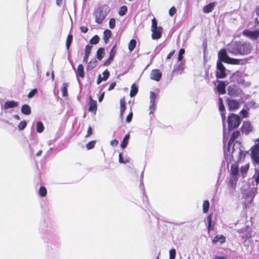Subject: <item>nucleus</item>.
<instances>
[{
	"label": "nucleus",
	"mask_w": 259,
	"mask_h": 259,
	"mask_svg": "<svg viewBox=\"0 0 259 259\" xmlns=\"http://www.w3.org/2000/svg\"><path fill=\"white\" fill-rule=\"evenodd\" d=\"M219 60L217 62V71L216 76L217 78H224L226 77V68L222 64V62L231 64H239L240 60L233 59L228 56L227 51L225 49H222L218 53Z\"/></svg>",
	"instance_id": "nucleus-1"
},
{
	"label": "nucleus",
	"mask_w": 259,
	"mask_h": 259,
	"mask_svg": "<svg viewBox=\"0 0 259 259\" xmlns=\"http://www.w3.org/2000/svg\"><path fill=\"white\" fill-rule=\"evenodd\" d=\"M250 44L245 41H234L230 43L227 48V51L234 55H245L250 54L252 50Z\"/></svg>",
	"instance_id": "nucleus-2"
},
{
	"label": "nucleus",
	"mask_w": 259,
	"mask_h": 259,
	"mask_svg": "<svg viewBox=\"0 0 259 259\" xmlns=\"http://www.w3.org/2000/svg\"><path fill=\"white\" fill-rule=\"evenodd\" d=\"M239 176L240 172L238 164L237 163H232L230 167V176L227 182L228 193L231 196L235 194L237 182Z\"/></svg>",
	"instance_id": "nucleus-3"
},
{
	"label": "nucleus",
	"mask_w": 259,
	"mask_h": 259,
	"mask_svg": "<svg viewBox=\"0 0 259 259\" xmlns=\"http://www.w3.org/2000/svg\"><path fill=\"white\" fill-rule=\"evenodd\" d=\"M110 12V8L107 5H103L98 8L94 13L95 22L101 24Z\"/></svg>",
	"instance_id": "nucleus-4"
},
{
	"label": "nucleus",
	"mask_w": 259,
	"mask_h": 259,
	"mask_svg": "<svg viewBox=\"0 0 259 259\" xmlns=\"http://www.w3.org/2000/svg\"><path fill=\"white\" fill-rule=\"evenodd\" d=\"M228 129L231 131L239 126L241 122L240 117L234 114L229 115L228 118Z\"/></svg>",
	"instance_id": "nucleus-5"
},
{
	"label": "nucleus",
	"mask_w": 259,
	"mask_h": 259,
	"mask_svg": "<svg viewBox=\"0 0 259 259\" xmlns=\"http://www.w3.org/2000/svg\"><path fill=\"white\" fill-rule=\"evenodd\" d=\"M251 150L252 159L256 163H259V143L252 147Z\"/></svg>",
	"instance_id": "nucleus-6"
},
{
	"label": "nucleus",
	"mask_w": 259,
	"mask_h": 259,
	"mask_svg": "<svg viewBox=\"0 0 259 259\" xmlns=\"http://www.w3.org/2000/svg\"><path fill=\"white\" fill-rule=\"evenodd\" d=\"M243 34L251 39H256L259 37V29L253 31L245 29L243 31Z\"/></svg>",
	"instance_id": "nucleus-7"
},
{
	"label": "nucleus",
	"mask_w": 259,
	"mask_h": 259,
	"mask_svg": "<svg viewBox=\"0 0 259 259\" xmlns=\"http://www.w3.org/2000/svg\"><path fill=\"white\" fill-rule=\"evenodd\" d=\"M156 98V94L153 92L151 91L150 93V113L149 114H153L154 111L156 108L155 105V99Z\"/></svg>",
	"instance_id": "nucleus-8"
},
{
	"label": "nucleus",
	"mask_w": 259,
	"mask_h": 259,
	"mask_svg": "<svg viewBox=\"0 0 259 259\" xmlns=\"http://www.w3.org/2000/svg\"><path fill=\"white\" fill-rule=\"evenodd\" d=\"M152 31V38L153 39H158L161 37L162 28L159 26L158 28L154 29H151Z\"/></svg>",
	"instance_id": "nucleus-9"
},
{
	"label": "nucleus",
	"mask_w": 259,
	"mask_h": 259,
	"mask_svg": "<svg viewBox=\"0 0 259 259\" xmlns=\"http://www.w3.org/2000/svg\"><path fill=\"white\" fill-rule=\"evenodd\" d=\"M228 91L229 95L233 96H237L241 92V90L235 85H230Z\"/></svg>",
	"instance_id": "nucleus-10"
},
{
	"label": "nucleus",
	"mask_w": 259,
	"mask_h": 259,
	"mask_svg": "<svg viewBox=\"0 0 259 259\" xmlns=\"http://www.w3.org/2000/svg\"><path fill=\"white\" fill-rule=\"evenodd\" d=\"M162 74L159 70L153 69L150 73V78L152 80L158 81L160 80Z\"/></svg>",
	"instance_id": "nucleus-11"
},
{
	"label": "nucleus",
	"mask_w": 259,
	"mask_h": 259,
	"mask_svg": "<svg viewBox=\"0 0 259 259\" xmlns=\"http://www.w3.org/2000/svg\"><path fill=\"white\" fill-rule=\"evenodd\" d=\"M252 130L251 124L248 121H244L241 127L242 132L245 134H248Z\"/></svg>",
	"instance_id": "nucleus-12"
},
{
	"label": "nucleus",
	"mask_w": 259,
	"mask_h": 259,
	"mask_svg": "<svg viewBox=\"0 0 259 259\" xmlns=\"http://www.w3.org/2000/svg\"><path fill=\"white\" fill-rule=\"evenodd\" d=\"M228 105L230 110H235L239 107V103L238 101L234 100H228Z\"/></svg>",
	"instance_id": "nucleus-13"
},
{
	"label": "nucleus",
	"mask_w": 259,
	"mask_h": 259,
	"mask_svg": "<svg viewBox=\"0 0 259 259\" xmlns=\"http://www.w3.org/2000/svg\"><path fill=\"white\" fill-rule=\"evenodd\" d=\"M116 46H114L111 50L110 52V55L108 60L104 63V65L108 66L112 61L114 56L116 53Z\"/></svg>",
	"instance_id": "nucleus-14"
},
{
	"label": "nucleus",
	"mask_w": 259,
	"mask_h": 259,
	"mask_svg": "<svg viewBox=\"0 0 259 259\" xmlns=\"http://www.w3.org/2000/svg\"><path fill=\"white\" fill-rule=\"evenodd\" d=\"M109 75V71L107 70H105L103 73V76H102L101 74L99 75L97 81V83L99 84L102 81L106 80V79L108 78Z\"/></svg>",
	"instance_id": "nucleus-15"
},
{
	"label": "nucleus",
	"mask_w": 259,
	"mask_h": 259,
	"mask_svg": "<svg viewBox=\"0 0 259 259\" xmlns=\"http://www.w3.org/2000/svg\"><path fill=\"white\" fill-rule=\"evenodd\" d=\"M89 110L90 112L95 113L97 110V102L93 100L91 97H90V104Z\"/></svg>",
	"instance_id": "nucleus-16"
},
{
	"label": "nucleus",
	"mask_w": 259,
	"mask_h": 259,
	"mask_svg": "<svg viewBox=\"0 0 259 259\" xmlns=\"http://www.w3.org/2000/svg\"><path fill=\"white\" fill-rule=\"evenodd\" d=\"M219 109L221 111L223 124L224 125V120L225 119V114L224 113L225 107L223 105V100L221 98H219Z\"/></svg>",
	"instance_id": "nucleus-17"
},
{
	"label": "nucleus",
	"mask_w": 259,
	"mask_h": 259,
	"mask_svg": "<svg viewBox=\"0 0 259 259\" xmlns=\"http://www.w3.org/2000/svg\"><path fill=\"white\" fill-rule=\"evenodd\" d=\"M216 5L215 3H211L203 7V11L204 13H209L211 12L214 8Z\"/></svg>",
	"instance_id": "nucleus-18"
},
{
	"label": "nucleus",
	"mask_w": 259,
	"mask_h": 259,
	"mask_svg": "<svg viewBox=\"0 0 259 259\" xmlns=\"http://www.w3.org/2000/svg\"><path fill=\"white\" fill-rule=\"evenodd\" d=\"M18 105V103L14 101H7L4 105V108L5 109H8L17 107Z\"/></svg>",
	"instance_id": "nucleus-19"
},
{
	"label": "nucleus",
	"mask_w": 259,
	"mask_h": 259,
	"mask_svg": "<svg viewBox=\"0 0 259 259\" xmlns=\"http://www.w3.org/2000/svg\"><path fill=\"white\" fill-rule=\"evenodd\" d=\"M225 84L223 81H219L217 87L218 91L221 94H224L226 93Z\"/></svg>",
	"instance_id": "nucleus-20"
},
{
	"label": "nucleus",
	"mask_w": 259,
	"mask_h": 259,
	"mask_svg": "<svg viewBox=\"0 0 259 259\" xmlns=\"http://www.w3.org/2000/svg\"><path fill=\"white\" fill-rule=\"evenodd\" d=\"M226 241V238L223 235H217L215 236L213 240H212V243L213 244H215L218 242H220L221 243H223Z\"/></svg>",
	"instance_id": "nucleus-21"
},
{
	"label": "nucleus",
	"mask_w": 259,
	"mask_h": 259,
	"mask_svg": "<svg viewBox=\"0 0 259 259\" xmlns=\"http://www.w3.org/2000/svg\"><path fill=\"white\" fill-rule=\"evenodd\" d=\"M77 76L83 78L84 76L83 66L82 64H79L75 71Z\"/></svg>",
	"instance_id": "nucleus-22"
},
{
	"label": "nucleus",
	"mask_w": 259,
	"mask_h": 259,
	"mask_svg": "<svg viewBox=\"0 0 259 259\" xmlns=\"http://www.w3.org/2000/svg\"><path fill=\"white\" fill-rule=\"evenodd\" d=\"M130 138V135L129 134L126 135L124 137V138L122 140V141L121 142V143L120 144V147L124 149L127 146V145L128 143Z\"/></svg>",
	"instance_id": "nucleus-23"
},
{
	"label": "nucleus",
	"mask_w": 259,
	"mask_h": 259,
	"mask_svg": "<svg viewBox=\"0 0 259 259\" xmlns=\"http://www.w3.org/2000/svg\"><path fill=\"white\" fill-rule=\"evenodd\" d=\"M21 112L25 115H29L31 113V109L29 105L25 104L21 107Z\"/></svg>",
	"instance_id": "nucleus-24"
},
{
	"label": "nucleus",
	"mask_w": 259,
	"mask_h": 259,
	"mask_svg": "<svg viewBox=\"0 0 259 259\" xmlns=\"http://www.w3.org/2000/svg\"><path fill=\"white\" fill-rule=\"evenodd\" d=\"M212 215L211 214H210L207 217L208 232H209L210 231L212 230L213 229L214 223H212Z\"/></svg>",
	"instance_id": "nucleus-25"
},
{
	"label": "nucleus",
	"mask_w": 259,
	"mask_h": 259,
	"mask_svg": "<svg viewBox=\"0 0 259 259\" xmlns=\"http://www.w3.org/2000/svg\"><path fill=\"white\" fill-rule=\"evenodd\" d=\"M104 54V49L103 48H100L97 51V58L99 60H101L103 59Z\"/></svg>",
	"instance_id": "nucleus-26"
},
{
	"label": "nucleus",
	"mask_w": 259,
	"mask_h": 259,
	"mask_svg": "<svg viewBox=\"0 0 259 259\" xmlns=\"http://www.w3.org/2000/svg\"><path fill=\"white\" fill-rule=\"evenodd\" d=\"M249 169V164H246L240 168V172L243 178H244Z\"/></svg>",
	"instance_id": "nucleus-27"
},
{
	"label": "nucleus",
	"mask_w": 259,
	"mask_h": 259,
	"mask_svg": "<svg viewBox=\"0 0 259 259\" xmlns=\"http://www.w3.org/2000/svg\"><path fill=\"white\" fill-rule=\"evenodd\" d=\"M111 35V32L110 30L106 29L104 31L103 39L105 43H107L108 39Z\"/></svg>",
	"instance_id": "nucleus-28"
},
{
	"label": "nucleus",
	"mask_w": 259,
	"mask_h": 259,
	"mask_svg": "<svg viewBox=\"0 0 259 259\" xmlns=\"http://www.w3.org/2000/svg\"><path fill=\"white\" fill-rule=\"evenodd\" d=\"M68 87V84L67 83L64 82L62 84V87L61 89V90L62 93V96L63 97H66L68 95V92H67Z\"/></svg>",
	"instance_id": "nucleus-29"
},
{
	"label": "nucleus",
	"mask_w": 259,
	"mask_h": 259,
	"mask_svg": "<svg viewBox=\"0 0 259 259\" xmlns=\"http://www.w3.org/2000/svg\"><path fill=\"white\" fill-rule=\"evenodd\" d=\"M210 204L208 200H204L203 202L202 207L203 213H207L209 208Z\"/></svg>",
	"instance_id": "nucleus-30"
},
{
	"label": "nucleus",
	"mask_w": 259,
	"mask_h": 259,
	"mask_svg": "<svg viewBox=\"0 0 259 259\" xmlns=\"http://www.w3.org/2000/svg\"><path fill=\"white\" fill-rule=\"evenodd\" d=\"M97 60H91L89 62V63L87 67V69L88 70H92V69H94V68H95L97 66Z\"/></svg>",
	"instance_id": "nucleus-31"
},
{
	"label": "nucleus",
	"mask_w": 259,
	"mask_h": 259,
	"mask_svg": "<svg viewBox=\"0 0 259 259\" xmlns=\"http://www.w3.org/2000/svg\"><path fill=\"white\" fill-rule=\"evenodd\" d=\"M138 91V87L136 86V85L135 84H133L131 87V90L130 92V96L131 97H133L134 96H135L137 94Z\"/></svg>",
	"instance_id": "nucleus-32"
},
{
	"label": "nucleus",
	"mask_w": 259,
	"mask_h": 259,
	"mask_svg": "<svg viewBox=\"0 0 259 259\" xmlns=\"http://www.w3.org/2000/svg\"><path fill=\"white\" fill-rule=\"evenodd\" d=\"M238 74H234L233 76V79L234 80H236V81L239 83V84H243V85H248V83H245V81L243 79H238Z\"/></svg>",
	"instance_id": "nucleus-33"
},
{
	"label": "nucleus",
	"mask_w": 259,
	"mask_h": 259,
	"mask_svg": "<svg viewBox=\"0 0 259 259\" xmlns=\"http://www.w3.org/2000/svg\"><path fill=\"white\" fill-rule=\"evenodd\" d=\"M136 43H137V42H136V40H135V39L131 40V41H130L128 45V50L130 51V52H132L134 50V49H135V48L136 47Z\"/></svg>",
	"instance_id": "nucleus-34"
},
{
	"label": "nucleus",
	"mask_w": 259,
	"mask_h": 259,
	"mask_svg": "<svg viewBox=\"0 0 259 259\" xmlns=\"http://www.w3.org/2000/svg\"><path fill=\"white\" fill-rule=\"evenodd\" d=\"M73 39V35L71 34H69L66 39V47L67 50H69L70 44Z\"/></svg>",
	"instance_id": "nucleus-35"
},
{
	"label": "nucleus",
	"mask_w": 259,
	"mask_h": 259,
	"mask_svg": "<svg viewBox=\"0 0 259 259\" xmlns=\"http://www.w3.org/2000/svg\"><path fill=\"white\" fill-rule=\"evenodd\" d=\"M120 115H122L124 110H125V102L124 99H121L120 101Z\"/></svg>",
	"instance_id": "nucleus-36"
},
{
	"label": "nucleus",
	"mask_w": 259,
	"mask_h": 259,
	"mask_svg": "<svg viewBox=\"0 0 259 259\" xmlns=\"http://www.w3.org/2000/svg\"><path fill=\"white\" fill-rule=\"evenodd\" d=\"M44 126L42 123L40 121H38L36 123V131L38 133H42L44 131Z\"/></svg>",
	"instance_id": "nucleus-37"
},
{
	"label": "nucleus",
	"mask_w": 259,
	"mask_h": 259,
	"mask_svg": "<svg viewBox=\"0 0 259 259\" xmlns=\"http://www.w3.org/2000/svg\"><path fill=\"white\" fill-rule=\"evenodd\" d=\"M39 195L41 197H44L47 194V190L44 186L40 187L38 191Z\"/></svg>",
	"instance_id": "nucleus-38"
},
{
	"label": "nucleus",
	"mask_w": 259,
	"mask_h": 259,
	"mask_svg": "<svg viewBox=\"0 0 259 259\" xmlns=\"http://www.w3.org/2000/svg\"><path fill=\"white\" fill-rule=\"evenodd\" d=\"M99 39V37L97 35H96L90 39V42L91 44H97L98 43Z\"/></svg>",
	"instance_id": "nucleus-39"
},
{
	"label": "nucleus",
	"mask_w": 259,
	"mask_h": 259,
	"mask_svg": "<svg viewBox=\"0 0 259 259\" xmlns=\"http://www.w3.org/2000/svg\"><path fill=\"white\" fill-rule=\"evenodd\" d=\"M239 133L238 132H233V134H232V137L231 138L229 142V143H228V146L230 147V145H231V141H233V140L234 139H235L236 138H237L238 137V136H239Z\"/></svg>",
	"instance_id": "nucleus-40"
},
{
	"label": "nucleus",
	"mask_w": 259,
	"mask_h": 259,
	"mask_svg": "<svg viewBox=\"0 0 259 259\" xmlns=\"http://www.w3.org/2000/svg\"><path fill=\"white\" fill-rule=\"evenodd\" d=\"M26 125H27L26 121L24 120V121H21L19 123L18 127V128L19 129V130L22 131L25 128V127L26 126Z\"/></svg>",
	"instance_id": "nucleus-41"
},
{
	"label": "nucleus",
	"mask_w": 259,
	"mask_h": 259,
	"mask_svg": "<svg viewBox=\"0 0 259 259\" xmlns=\"http://www.w3.org/2000/svg\"><path fill=\"white\" fill-rule=\"evenodd\" d=\"M127 12V8L126 6H122L120 8L118 14L120 16H123Z\"/></svg>",
	"instance_id": "nucleus-42"
},
{
	"label": "nucleus",
	"mask_w": 259,
	"mask_h": 259,
	"mask_svg": "<svg viewBox=\"0 0 259 259\" xmlns=\"http://www.w3.org/2000/svg\"><path fill=\"white\" fill-rule=\"evenodd\" d=\"M95 143H96L95 141H90V142H89L86 145V147H87V149L90 150V149L93 148L95 146Z\"/></svg>",
	"instance_id": "nucleus-43"
},
{
	"label": "nucleus",
	"mask_w": 259,
	"mask_h": 259,
	"mask_svg": "<svg viewBox=\"0 0 259 259\" xmlns=\"http://www.w3.org/2000/svg\"><path fill=\"white\" fill-rule=\"evenodd\" d=\"M176 250L175 249H171L169 251V258H175L176 256Z\"/></svg>",
	"instance_id": "nucleus-44"
},
{
	"label": "nucleus",
	"mask_w": 259,
	"mask_h": 259,
	"mask_svg": "<svg viewBox=\"0 0 259 259\" xmlns=\"http://www.w3.org/2000/svg\"><path fill=\"white\" fill-rule=\"evenodd\" d=\"M185 53V50L184 49H181L179 52V55L178 60L179 61H181L182 59V56Z\"/></svg>",
	"instance_id": "nucleus-45"
},
{
	"label": "nucleus",
	"mask_w": 259,
	"mask_h": 259,
	"mask_svg": "<svg viewBox=\"0 0 259 259\" xmlns=\"http://www.w3.org/2000/svg\"><path fill=\"white\" fill-rule=\"evenodd\" d=\"M92 48V46L89 45H87L84 49V54L90 55Z\"/></svg>",
	"instance_id": "nucleus-46"
},
{
	"label": "nucleus",
	"mask_w": 259,
	"mask_h": 259,
	"mask_svg": "<svg viewBox=\"0 0 259 259\" xmlns=\"http://www.w3.org/2000/svg\"><path fill=\"white\" fill-rule=\"evenodd\" d=\"M109 27L113 29L115 26V20L114 18H111L109 21Z\"/></svg>",
	"instance_id": "nucleus-47"
},
{
	"label": "nucleus",
	"mask_w": 259,
	"mask_h": 259,
	"mask_svg": "<svg viewBox=\"0 0 259 259\" xmlns=\"http://www.w3.org/2000/svg\"><path fill=\"white\" fill-rule=\"evenodd\" d=\"M158 27L157 26V21L155 18H153L152 20L151 29H154L158 28Z\"/></svg>",
	"instance_id": "nucleus-48"
},
{
	"label": "nucleus",
	"mask_w": 259,
	"mask_h": 259,
	"mask_svg": "<svg viewBox=\"0 0 259 259\" xmlns=\"http://www.w3.org/2000/svg\"><path fill=\"white\" fill-rule=\"evenodd\" d=\"M176 12V9L175 7H172L169 10V15L170 16H172L175 15Z\"/></svg>",
	"instance_id": "nucleus-49"
},
{
	"label": "nucleus",
	"mask_w": 259,
	"mask_h": 259,
	"mask_svg": "<svg viewBox=\"0 0 259 259\" xmlns=\"http://www.w3.org/2000/svg\"><path fill=\"white\" fill-rule=\"evenodd\" d=\"M37 93V90L36 89L32 90L28 95V97L31 98L33 97L35 94Z\"/></svg>",
	"instance_id": "nucleus-50"
},
{
	"label": "nucleus",
	"mask_w": 259,
	"mask_h": 259,
	"mask_svg": "<svg viewBox=\"0 0 259 259\" xmlns=\"http://www.w3.org/2000/svg\"><path fill=\"white\" fill-rule=\"evenodd\" d=\"M240 237L243 239H248L251 237V235L249 232H247L244 235H241Z\"/></svg>",
	"instance_id": "nucleus-51"
},
{
	"label": "nucleus",
	"mask_w": 259,
	"mask_h": 259,
	"mask_svg": "<svg viewBox=\"0 0 259 259\" xmlns=\"http://www.w3.org/2000/svg\"><path fill=\"white\" fill-rule=\"evenodd\" d=\"M80 31L83 33H87L88 31V28L87 26H81L80 27Z\"/></svg>",
	"instance_id": "nucleus-52"
},
{
	"label": "nucleus",
	"mask_w": 259,
	"mask_h": 259,
	"mask_svg": "<svg viewBox=\"0 0 259 259\" xmlns=\"http://www.w3.org/2000/svg\"><path fill=\"white\" fill-rule=\"evenodd\" d=\"M133 116L132 112L130 113L126 118V121L128 123L130 122Z\"/></svg>",
	"instance_id": "nucleus-53"
},
{
	"label": "nucleus",
	"mask_w": 259,
	"mask_h": 259,
	"mask_svg": "<svg viewBox=\"0 0 259 259\" xmlns=\"http://www.w3.org/2000/svg\"><path fill=\"white\" fill-rule=\"evenodd\" d=\"M118 144V140L114 139L110 142V145L112 146H116Z\"/></svg>",
	"instance_id": "nucleus-54"
},
{
	"label": "nucleus",
	"mask_w": 259,
	"mask_h": 259,
	"mask_svg": "<svg viewBox=\"0 0 259 259\" xmlns=\"http://www.w3.org/2000/svg\"><path fill=\"white\" fill-rule=\"evenodd\" d=\"M92 134V128L91 126H89L88 129L87 134L85 137H88Z\"/></svg>",
	"instance_id": "nucleus-55"
},
{
	"label": "nucleus",
	"mask_w": 259,
	"mask_h": 259,
	"mask_svg": "<svg viewBox=\"0 0 259 259\" xmlns=\"http://www.w3.org/2000/svg\"><path fill=\"white\" fill-rule=\"evenodd\" d=\"M240 113L242 115L243 117H246L247 116L248 112L246 110L242 109Z\"/></svg>",
	"instance_id": "nucleus-56"
},
{
	"label": "nucleus",
	"mask_w": 259,
	"mask_h": 259,
	"mask_svg": "<svg viewBox=\"0 0 259 259\" xmlns=\"http://www.w3.org/2000/svg\"><path fill=\"white\" fill-rule=\"evenodd\" d=\"M115 85H116V82H112V83L110 84V86H109V88H108V91H111L112 90H113V89L114 88V87H115Z\"/></svg>",
	"instance_id": "nucleus-57"
},
{
	"label": "nucleus",
	"mask_w": 259,
	"mask_h": 259,
	"mask_svg": "<svg viewBox=\"0 0 259 259\" xmlns=\"http://www.w3.org/2000/svg\"><path fill=\"white\" fill-rule=\"evenodd\" d=\"M89 55H90L84 54V56L83 59V61L84 62H85V63H87L88 62V58H89Z\"/></svg>",
	"instance_id": "nucleus-58"
},
{
	"label": "nucleus",
	"mask_w": 259,
	"mask_h": 259,
	"mask_svg": "<svg viewBox=\"0 0 259 259\" xmlns=\"http://www.w3.org/2000/svg\"><path fill=\"white\" fill-rule=\"evenodd\" d=\"M254 178H255V182H256V185H257L258 184V183H259V171L256 174V176H254Z\"/></svg>",
	"instance_id": "nucleus-59"
},
{
	"label": "nucleus",
	"mask_w": 259,
	"mask_h": 259,
	"mask_svg": "<svg viewBox=\"0 0 259 259\" xmlns=\"http://www.w3.org/2000/svg\"><path fill=\"white\" fill-rule=\"evenodd\" d=\"M174 53H175V51H171L169 53V54L167 56L166 59H169L171 57V56L174 54Z\"/></svg>",
	"instance_id": "nucleus-60"
},
{
	"label": "nucleus",
	"mask_w": 259,
	"mask_h": 259,
	"mask_svg": "<svg viewBox=\"0 0 259 259\" xmlns=\"http://www.w3.org/2000/svg\"><path fill=\"white\" fill-rule=\"evenodd\" d=\"M119 162L120 163H123V159L122 158V154L121 153H120L119 154Z\"/></svg>",
	"instance_id": "nucleus-61"
},
{
	"label": "nucleus",
	"mask_w": 259,
	"mask_h": 259,
	"mask_svg": "<svg viewBox=\"0 0 259 259\" xmlns=\"http://www.w3.org/2000/svg\"><path fill=\"white\" fill-rule=\"evenodd\" d=\"M248 229L247 227H245L244 229H241L240 230H238L237 231L239 233H243L244 231H246V230Z\"/></svg>",
	"instance_id": "nucleus-62"
},
{
	"label": "nucleus",
	"mask_w": 259,
	"mask_h": 259,
	"mask_svg": "<svg viewBox=\"0 0 259 259\" xmlns=\"http://www.w3.org/2000/svg\"><path fill=\"white\" fill-rule=\"evenodd\" d=\"M104 93H103L99 97L98 100L99 102H101L104 98Z\"/></svg>",
	"instance_id": "nucleus-63"
},
{
	"label": "nucleus",
	"mask_w": 259,
	"mask_h": 259,
	"mask_svg": "<svg viewBox=\"0 0 259 259\" xmlns=\"http://www.w3.org/2000/svg\"><path fill=\"white\" fill-rule=\"evenodd\" d=\"M239 154L240 155V159L242 158V157H244L245 156V153L244 152L241 151L240 150L239 151Z\"/></svg>",
	"instance_id": "nucleus-64"
}]
</instances>
